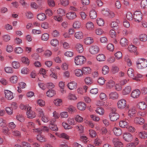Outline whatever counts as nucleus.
Here are the masks:
<instances>
[{
  "instance_id": "obj_51",
  "label": "nucleus",
  "mask_w": 147,
  "mask_h": 147,
  "mask_svg": "<svg viewBox=\"0 0 147 147\" xmlns=\"http://www.w3.org/2000/svg\"><path fill=\"white\" fill-rule=\"evenodd\" d=\"M67 98L70 100H76L77 99V98L74 94L69 93L68 95Z\"/></svg>"
},
{
  "instance_id": "obj_46",
  "label": "nucleus",
  "mask_w": 147,
  "mask_h": 147,
  "mask_svg": "<svg viewBox=\"0 0 147 147\" xmlns=\"http://www.w3.org/2000/svg\"><path fill=\"white\" fill-rule=\"evenodd\" d=\"M119 70L118 67L114 65H113L112 67L111 72L113 74H115L117 73Z\"/></svg>"
},
{
  "instance_id": "obj_18",
  "label": "nucleus",
  "mask_w": 147,
  "mask_h": 147,
  "mask_svg": "<svg viewBox=\"0 0 147 147\" xmlns=\"http://www.w3.org/2000/svg\"><path fill=\"white\" fill-rule=\"evenodd\" d=\"M137 111L134 108H130L128 112V115L130 118L133 117L134 115L135 114Z\"/></svg>"
},
{
  "instance_id": "obj_17",
  "label": "nucleus",
  "mask_w": 147,
  "mask_h": 147,
  "mask_svg": "<svg viewBox=\"0 0 147 147\" xmlns=\"http://www.w3.org/2000/svg\"><path fill=\"white\" fill-rule=\"evenodd\" d=\"M83 74L84 75H88L91 73V68L88 67H84L82 68Z\"/></svg>"
},
{
  "instance_id": "obj_52",
  "label": "nucleus",
  "mask_w": 147,
  "mask_h": 147,
  "mask_svg": "<svg viewBox=\"0 0 147 147\" xmlns=\"http://www.w3.org/2000/svg\"><path fill=\"white\" fill-rule=\"evenodd\" d=\"M51 45L53 47H56L59 44V41L57 39H52L50 42Z\"/></svg>"
},
{
  "instance_id": "obj_27",
  "label": "nucleus",
  "mask_w": 147,
  "mask_h": 147,
  "mask_svg": "<svg viewBox=\"0 0 147 147\" xmlns=\"http://www.w3.org/2000/svg\"><path fill=\"white\" fill-rule=\"evenodd\" d=\"M120 42L121 45L123 47H125L127 45V40L125 38H121Z\"/></svg>"
},
{
  "instance_id": "obj_35",
  "label": "nucleus",
  "mask_w": 147,
  "mask_h": 147,
  "mask_svg": "<svg viewBox=\"0 0 147 147\" xmlns=\"http://www.w3.org/2000/svg\"><path fill=\"white\" fill-rule=\"evenodd\" d=\"M55 94V91L52 89H49L46 93L47 96L50 97L53 96Z\"/></svg>"
},
{
  "instance_id": "obj_2",
  "label": "nucleus",
  "mask_w": 147,
  "mask_h": 147,
  "mask_svg": "<svg viewBox=\"0 0 147 147\" xmlns=\"http://www.w3.org/2000/svg\"><path fill=\"white\" fill-rule=\"evenodd\" d=\"M142 15L140 11H136L134 12V19L135 22H140L142 20Z\"/></svg>"
},
{
  "instance_id": "obj_42",
  "label": "nucleus",
  "mask_w": 147,
  "mask_h": 147,
  "mask_svg": "<svg viewBox=\"0 0 147 147\" xmlns=\"http://www.w3.org/2000/svg\"><path fill=\"white\" fill-rule=\"evenodd\" d=\"M115 84L114 81L112 80H110L107 84V87L108 88H111L115 86Z\"/></svg>"
},
{
  "instance_id": "obj_61",
  "label": "nucleus",
  "mask_w": 147,
  "mask_h": 147,
  "mask_svg": "<svg viewBox=\"0 0 147 147\" xmlns=\"http://www.w3.org/2000/svg\"><path fill=\"white\" fill-rule=\"evenodd\" d=\"M30 107L28 105H24L23 104H22L20 105V108L22 109H24L26 110H29Z\"/></svg>"
},
{
  "instance_id": "obj_60",
  "label": "nucleus",
  "mask_w": 147,
  "mask_h": 147,
  "mask_svg": "<svg viewBox=\"0 0 147 147\" xmlns=\"http://www.w3.org/2000/svg\"><path fill=\"white\" fill-rule=\"evenodd\" d=\"M5 111L9 115H11L13 114V109L10 107H6L5 108Z\"/></svg>"
},
{
  "instance_id": "obj_4",
  "label": "nucleus",
  "mask_w": 147,
  "mask_h": 147,
  "mask_svg": "<svg viewBox=\"0 0 147 147\" xmlns=\"http://www.w3.org/2000/svg\"><path fill=\"white\" fill-rule=\"evenodd\" d=\"M109 117L111 121H115L119 119V116L118 113L113 111L109 114Z\"/></svg>"
},
{
  "instance_id": "obj_12",
  "label": "nucleus",
  "mask_w": 147,
  "mask_h": 147,
  "mask_svg": "<svg viewBox=\"0 0 147 147\" xmlns=\"http://www.w3.org/2000/svg\"><path fill=\"white\" fill-rule=\"evenodd\" d=\"M66 17L67 19L70 20L75 19L77 17L76 14L73 12H69L66 13Z\"/></svg>"
},
{
  "instance_id": "obj_38",
  "label": "nucleus",
  "mask_w": 147,
  "mask_h": 147,
  "mask_svg": "<svg viewBox=\"0 0 147 147\" xmlns=\"http://www.w3.org/2000/svg\"><path fill=\"white\" fill-rule=\"evenodd\" d=\"M96 12L94 10H91L90 13V18L91 19H94L97 17Z\"/></svg>"
},
{
  "instance_id": "obj_50",
  "label": "nucleus",
  "mask_w": 147,
  "mask_h": 147,
  "mask_svg": "<svg viewBox=\"0 0 147 147\" xmlns=\"http://www.w3.org/2000/svg\"><path fill=\"white\" fill-rule=\"evenodd\" d=\"M97 24L100 26H103L104 24V21L101 18H98L96 20Z\"/></svg>"
},
{
  "instance_id": "obj_57",
  "label": "nucleus",
  "mask_w": 147,
  "mask_h": 147,
  "mask_svg": "<svg viewBox=\"0 0 147 147\" xmlns=\"http://www.w3.org/2000/svg\"><path fill=\"white\" fill-rule=\"evenodd\" d=\"M74 119L76 121L78 122H81L83 121V118L79 115H77L75 117Z\"/></svg>"
},
{
  "instance_id": "obj_55",
  "label": "nucleus",
  "mask_w": 147,
  "mask_h": 147,
  "mask_svg": "<svg viewBox=\"0 0 147 147\" xmlns=\"http://www.w3.org/2000/svg\"><path fill=\"white\" fill-rule=\"evenodd\" d=\"M36 138L37 140L41 142H44L46 141V139L45 137L40 135H38Z\"/></svg>"
},
{
  "instance_id": "obj_64",
  "label": "nucleus",
  "mask_w": 147,
  "mask_h": 147,
  "mask_svg": "<svg viewBox=\"0 0 147 147\" xmlns=\"http://www.w3.org/2000/svg\"><path fill=\"white\" fill-rule=\"evenodd\" d=\"M141 7L144 8L147 6V0H142L141 3Z\"/></svg>"
},
{
  "instance_id": "obj_23",
  "label": "nucleus",
  "mask_w": 147,
  "mask_h": 147,
  "mask_svg": "<svg viewBox=\"0 0 147 147\" xmlns=\"http://www.w3.org/2000/svg\"><path fill=\"white\" fill-rule=\"evenodd\" d=\"M109 97L110 99L115 100L118 99L119 96L117 92H114L110 93L109 94Z\"/></svg>"
},
{
  "instance_id": "obj_44",
  "label": "nucleus",
  "mask_w": 147,
  "mask_h": 147,
  "mask_svg": "<svg viewBox=\"0 0 147 147\" xmlns=\"http://www.w3.org/2000/svg\"><path fill=\"white\" fill-rule=\"evenodd\" d=\"M127 124V122L124 120H122L119 122V126L122 128H127L128 126Z\"/></svg>"
},
{
  "instance_id": "obj_56",
  "label": "nucleus",
  "mask_w": 147,
  "mask_h": 147,
  "mask_svg": "<svg viewBox=\"0 0 147 147\" xmlns=\"http://www.w3.org/2000/svg\"><path fill=\"white\" fill-rule=\"evenodd\" d=\"M2 37L3 40L5 42H7L10 39V36L8 34L3 35Z\"/></svg>"
},
{
  "instance_id": "obj_14",
  "label": "nucleus",
  "mask_w": 147,
  "mask_h": 147,
  "mask_svg": "<svg viewBox=\"0 0 147 147\" xmlns=\"http://www.w3.org/2000/svg\"><path fill=\"white\" fill-rule=\"evenodd\" d=\"M138 137L142 139H146L147 138V132L145 131H142L138 132Z\"/></svg>"
},
{
  "instance_id": "obj_30",
  "label": "nucleus",
  "mask_w": 147,
  "mask_h": 147,
  "mask_svg": "<svg viewBox=\"0 0 147 147\" xmlns=\"http://www.w3.org/2000/svg\"><path fill=\"white\" fill-rule=\"evenodd\" d=\"M56 134L61 138H64L67 140H69V136L65 133H62L59 134L56 133Z\"/></svg>"
},
{
  "instance_id": "obj_39",
  "label": "nucleus",
  "mask_w": 147,
  "mask_h": 147,
  "mask_svg": "<svg viewBox=\"0 0 147 147\" xmlns=\"http://www.w3.org/2000/svg\"><path fill=\"white\" fill-rule=\"evenodd\" d=\"M96 111L97 113L99 114L100 115H103L105 112L104 109L101 107H98L96 109Z\"/></svg>"
},
{
  "instance_id": "obj_19",
  "label": "nucleus",
  "mask_w": 147,
  "mask_h": 147,
  "mask_svg": "<svg viewBox=\"0 0 147 147\" xmlns=\"http://www.w3.org/2000/svg\"><path fill=\"white\" fill-rule=\"evenodd\" d=\"M134 122L136 124L142 125L144 123V120L142 117H136L134 119Z\"/></svg>"
},
{
  "instance_id": "obj_29",
  "label": "nucleus",
  "mask_w": 147,
  "mask_h": 147,
  "mask_svg": "<svg viewBox=\"0 0 147 147\" xmlns=\"http://www.w3.org/2000/svg\"><path fill=\"white\" fill-rule=\"evenodd\" d=\"M75 75L78 77H82L83 75L82 69H76L74 71Z\"/></svg>"
},
{
  "instance_id": "obj_13",
  "label": "nucleus",
  "mask_w": 147,
  "mask_h": 147,
  "mask_svg": "<svg viewBox=\"0 0 147 147\" xmlns=\"http://www.w3.org/2000/svg\"><path fill=\"white\" fill-rule=\"evenodd\" d=\"M55 121V119H53L51 121L50 124L49 126L51 130L55 131H57L58 130V128L56 125L53 124V123Z\"/></svg>"
},
{
  "instance_id": "obj_28",
  "label": "nucleus",
  "mask_w": 147,
  "mask_h": 147,
  "mask_svg": "<svg viewBox=\"0 0 147 147\" xmlns=\"http://www.w3.org/2000/svg\"><path fill=\"white\" fill-rule=\"evenodd\" d=\"M84 81L85 84L88 85H91L93 82L92 78L89 77L85 78L84 79Z\"/></svg>"
},
{
  "instance_id": "obj_10",
  "label": "nucleus",
  "mask_w": 147,
  "mask_h": 147,
  "mask_svg": "<svg viewBox=\"0 0 147 147\" xmlns=\"http://www.w3.org/2000/svg\"><path fill=\"white\" fill-rule=\"evenodd\" d=\"M113 142L115 147H122L123 146V144L119 140L118 138H113Z\"/></svg>"
},
{
  "instance_id": "obj_24",
  "label": "nucleus",
  "mask_w": 147,
  "mask_h": 147,
  "mask_svg": "<svg viewBox=\"0 0 147 147\" xmlns=\"http://www.w3.org/2000/svg\"><path fill=\"white\" fill-rule=\"evenodd\" d=\"M113 131L114 134L116 136H119L122 133L121 130L119 127H114Z\"/></svg>"
},
{
  "instance_id": "obj_63",
  "label": "nucleus",
  "mask_w": 147,
  "mask_h": 147,
  "mask_svg": "<svg viewBox=\"0 0 147 147\" xmlns=\"http://www.w3.org/2000/svg\"><path fill=\"white\" fill-rule=\"evenodd\" d=\"M126 17L128 20L131 21L133 20V15L130 12H128L126 15Z\"/></svg>"
},
{
  "instance_id": "obj_54",
  "label": "nucleus",
  "mask_w": 147,
  "mask_h": 147,
  "mask_svg": "<svg viewBox=\"0 0 147 147\" xmlns=\"http://www.w3.org/2000/svg\"><path fill=\"white\" fill-rule=\"evenodd\" d=\"M57 13L59 14L60 16H62L65 15V11L63 9L59 8L57 10Z\"/></svg>"
},
{
  "instance_id": "obj_62",
  "label": "nucleus",
  "mask_w": 147,
  "mask_h": 147,
  "mask_svg": "<svg viewBox=\"0 0 147 147\" xmlns=\"http://www.w3.org/2000/svg\"><path fill=\"white\" fill-rule=\"evenodd\" d=\"M49 37V36L47 33H44L41 36V39L43 40H47Z\"/></svg>"
},
{
  "instance_id": "obj_11",
  "label": "nucleus",
  "mask_w": 147,
  "mask_h": 147,
  "mask_svg": "<svg viewBox=\"0 0 147 147\" xmlns=\"http://www.w3.org/2000/svg\"><path fill=\"white\" fill-rule=\"evenodd\" d=\"M67 86L70 90H72L76 88L77 83L74 81H72L68 83L67 84Z\"/></svg>"
},
{
  "instance_id": "obj_34",
  "label": "nucleus",
  "mask_w": 147,
  "mask_h": 147,
  "mask_svg": "<svg viewBox=\"0 0 147 147\" xmlns=\"http://www.w3.org/2000/svg\"><path fill=\"white\" fill-rule=\"evenodd\" d=\"M139 37L141 41L145 42L147 41V35L145 34H141Z\"/></svg>"
},
{
  "instance_id": "obj_48",
  "label": "nucleus",
  "mask_w": 147,
  "mask_h": 147,
  "mask_svg": "<svg viewBox=\"0 0 147 147\" xmlns=\"http://www.w3.org/2000/svg\"><path fill=\"white\" fill-rule=\"evenodd\" d=\"M10 80L11 83L15 84L17 83L18 81V78L16 76H13L10 77Z\"/></svg>"
},
{
  "instance_id": "obj_36",
  "label": "nucleus",
  "mask_w": 147,
  "mask_h": 147,
  "mask_svg": "<svg viewBox=\"0 0 147 147\" xmlns=\"http://www.w3.org/2000/svg\"><path fill=\"white\" fill-rule=\"evenodd\" d=\"M37 18L40 20L43 21L46 18V16L45 14L41 13L37 15Z\"/></svg>"
},
{
  "instance_id": "obj_1",
  "label": "nucleus",
  "mask_w": 147,
  "mask_h": 147,
  "mask_svg": "<svg viewBox=\"0 0 147 147\" xmlns=\"http://www.w3.org/2000/svg\"><path fill=\"white\" fill-rule=\"evenodd\" d=\"M86 59L83 56H78L75 58L74 62L76 65H81L86 62Z\"/></svg>"
},
{
  "instance_id": "obj_8",
  "label": "nucleus",
  "mask_w": 147,
  "mask_h": 147,
  "mask_svg": "<svg viewBox=\"0 0 147 147\" xmlns=\"http://www.w3.org/2000/svg\"><path fill=\"white\" fill-rule=\"evenodd\" d=\"M128 50L129 52L134 53L135 55H137L138 54L137 51V47L134 45H129L128 47Z\"/></svg>"
},
{
  "instance_id": "obj_9",
  "label": "nucleus",
  "mask_w": 147,
  "mask_h": 147,
  "mask_svg": "<svg viewBox=\"0 0 147 147\" xmlns=\"http://www.w3.org/2000/svg\"><path fill=\"white\" fill-rule=\"evenodd\" d=\"M140 94V91L138 89H136L132 91L131 96L134 98H137L139 97Z\"/></svg>"
},
{
  "instance_id": "obj_25",
  "label": "nucleus",
  "mask_w": 147,
  "mask_h": 147,
  "mask_svg": "<svg viewBox=\"0 0 147 147\" xmlns=\"http://www.w3.org/2000/svg\"><path fill=\"white\" fill-rule=\"evenodd\" d=\"M75 48L77 51L79 53H82L83 51V45L80 43L77 44L75 46Z\"/></svg>"
},
{
  "instance_id": "obj_43",
  "label": "nucleus",
  "mask_w": 147,
  "mask_h": 147,
  "mask_svg": "<svg viewBox=\"0 0 147 147\" xmlns=\"http://www.w3.org/2000/svg\"><path fill=\"white\" fill-rule=\"evenodd\" d=\"M81 23L79 21H76L73 23V27L76 29H78L80 28L81 27Z\"/></svg>"
},
{
  "instance_id": "obj_6",
  "label": "nucleus",
  "mask_w": 147,
  "mask_h": 147,
  "mask_svg": "<svg viewBox=\"0 0 147 147\" xmlns=\"http://www.w3.org/2000/svg\"><path fill=\"white\" fill-rule=\"evenodd\" d=\"M5 97L8 100H11L13 98V92L8 90H4Z\"/></svg>"
},
{
  "instance_id": "obj_22",
  "label": "nucleus",
  "mask_w": 147,
  "mask_h": 147,
  "mask_svg": "<svg viewBox=\"0 0 147 147\" xmlns=\"http://www.w3.org/2000/svg\"><path fill=\"white\" fill-rule=\"evenodd\" d=\"M147 106L144 102H139L137 105L138 108L141 110H144L146 108Z\"/></svg>"
},
{
  "instance_id": "obj_58",
  "label": "nucleus",
  "mask_w": 147,
  "mask_h": 147,
  "mask_svg": "<svg viewBox=\"0 0 147 147\" xmlns=\"http://www.w3.org/2000/svg\"><path fill=\"white\" fill-rule=\"evenodd\" d=\"M115 55L116 59L118 60L121 59L122 56V53L119 51L117 52L115 54Z\"/></svg>"
},
{
  "instance_id": "obj_59",
  "label": "nucleus",
  "mask_w": 147,
  "mask_h": 147,
  "mask_svg": "<svg viewBox=\"0 0 147 147\" xmlns=\"http://www.w3.org/2000/svg\"><path fill=\"white\" fill-rule=\"evenodd\" d=\"M62 102V100L59 98L56 99L54 101V104L56 106H60Z\"/></svg>"
},
{
  "instance_id": "obj_45",
  "label": "nucleus",
  "mask_w": 147,
  "mask_h": 147,
  "mask_svg": "<svg viewBox=\"0 0 147 147\" xmlns=\"http://www.w3.org/2000/svg\"><path fill=\"white\" fill-rule=\"evenodd\" d=\"M12 67L14 69H18L20 67V64L19 62L13 61L12 63Z\"/></svg>"
},
{
  "instance_id": "obj_15",
  "label": "nucleus",
  "mask_w": 147,
  "mask_h": 147,
  "mask_svg": "<svg viewBox=\"0 0 147 147\" xmlns=\"http://www.w3.org/2000/svg\"><path fill=\"white\" fill-rule=\"evenodd\" d=\"M127 74L128 76L133 79H137L136 78H134V71L131 68H129L127 71Z\"/></svg>"
},
{
  "instance_id": "obj_37",
  "label": "nucleus",
  "mask_w": 147,
  "mask_h": 147,
  "mask_svg": "<svg viewBox=\"0 0 147 147\" xmlns=\"http://www.w3.org/2000/svg\"><path fill=\"white\" fill-rule=\"evenodd\" d=\"M97 60L99 61H102L105 60V57L103 54H99L96 57Z\"/></svg>"
},
{
  "instance_id": "obj_41",
  "label": "nucleus",
  "mask_w": 147,
  "mask_h": 147,
  "mask_svg": "<svg viewBox=\"0 0 147 147\" xmlns=\"http://www.w3.org/2000/svg\"><path fill=\"white\" fill-rule=\"evenodd\" d=\"M147 67V60H144V61L140 65H139L138 68L139 69H142Z\"/></svg>"
},
{
  "instance_id": "obj_7",
  "label": "nucleus",
  "mask_w": 147,
  "mask_h": 147,
  "mask_svg": "<svg viewBox=\"0 0 147 147\" xmlns=\"http://www.w3.org/2000/svg\"><path fill=\"white\" fill-rule=\"evenodd\" d=\"M123 138L125 141L127 142H131L133 138L132 135L128 133H125L124 134Z\"/></svg>"
},
{
  "instance_id": "obj_47",
  "label": "nucleus",
  "mask_w": 147,
  "mask_h": 147,
  "mask_svg": "<svg viewBox=\"0 0 147 147\" xmlns=\"http://www.w3.org/2000/svg\"><path fill=\"white\" fill-rule=\"evenodd\" d=\"M109 71V69L108 66L105 65L103 67L102 70V72L103 74L105 75L108 74Z\"/></svg>"
},
{
  "instance_id": "obj_33",
  "label": "nucleus",
  "mask_w": 147,
  "mask_h": 147,
  "mask_svg": "<svg viewBox=\"0 0 147 147\" xmlns=\"http://www.w3.org/2000/svg\"><path fill=\"white\" fill-rule=\"evenodd\" d=\"M120 22L118 20H116V21H113L111 23V27L116 29H117L119 28L118 24Z\"/></svg>"
},
{
  "instance_id": "obj_53",
  "label": "nucleus",
  "mask_w": 147,
  "mask_h": 147,
  "mask_svg": "<svg viewBox=\"0 0 147 147\" xmlns=\"http://www.w3.org/2000/svg\"><path fill=\"white\" fill-rule=\"evenodd\" d=\"M37 103L40 106L43 107L45 105V101L41 99H39L37 100Z\"/></svg>"
},
{
  "instance_id": "obj_31",
  "label": "nucleus",
  "mask_w": 147,
  "mask_h": 147,
  "mask_svg": "<svg viewBox=\"0 0 147 147\" xmlns=\"http://www.w3.org/2000/svg\"><path fill=\"white\" fill-rule=\"evenodd\" d=\"M74 36L76 38L80 39L83 37V34L81 31H79L75 33Z\"/></svg>"
},
{
  "instance_id": "obj_20",
  "label": "nucleus",
  "mask_w": 147,
  "mask_h": 147,
  "mask_svg": "<svg viewBox=\"0 0 147 147\" xmlns=\"http://www.w3.org/2000/svg\"><path fill=\"white\" fill-rule=\"evenodd\" d=\"M131 87L130 86H127L123 89L122 93L123 95H125L129 94L131 91Z\"/></svg>"
},
{
  "instance_id": "obj_40",
  "label": "nucleus",
  "mask_w": 147,
  "mask_h": 147,
  "mask_svg": "<svg viewBox=\"0 0 147 147\" xmlns=\"http://www.w3.org/2000/svg\"><path fill=\"white\" fill-rule=\"evenodd\" d=\"M2 133L6 135H9L10 134L9 129L8 127L5 126L3 127L2 129Z\"/></svg>"
},
{
  "instance_id": "obj_32",
  "label": "nucleus",
  "mask_w": 147,
  "mask_h": 147,
  "mask_svg": "<svg viewBox=\"0 0 147 147\" xmlns=\"http://www.w3.org/2000/svg\"><path fill=\"white\" fill-rule=\"evenodd\" d=\"M84 43L86 45H89L92 43L93 42V39L91 37H87L84 40Z\"/></svg>"
},
{
  "instance_id": "obj_49",
  "label": "nucleus",
  "mask_w": 147,
  "mask_h": 147,
  "mask_svg": "<svg viewBox=\"0 0 147 147\" xmlns=\"http://www.w3.org/2000/svg\"><path fill=\"white\" fill-rule=\"evenodd\" d=\"M16 119L21 122H24L25 120L24 117L20 114H18L16 116Z\"/></svg>"
},
{
  "instance_id": "obj_3",
  "label": "nucleus",
  "mask_w": 147,
  "mask_h": 147,
  "mask_svg": "<svg viewBox=\"0 0 147 147\" xmlns=\"http://www.w3.org/2000/svg\"><path fill=\"white\" fill-rule=\"evenodd\" d=\"M118 108L121 109H124L126 106V102L123 99L118 100L117 103Z\"/></svg>"
},
{
  "instance_id": "obj_26",
  "label": "nucleus",
  "mask_w": 147,
  "mask_h": 147,
  "mask_svg": "<svg viewBox=\"0 0 147 147\" xmlns=\"http://www.w3.org/2000/svg\"><path fill=\"white\" fill-rule=\"evenodd\" d=\"M86 26L88 30H92L94 29V28L93 23L90 21L86 23Z\"/></svg>"
},
{
  "instance_id": "obj_5",
  "label": "nucleus",
  "mask_w": 147,
  "mask_h": 147,
  "mask_svg": "<svg viewBox=\"0 0 147 147\" xmlns=\"http://www.w3.org/2000/svg\"><path fill=\"white\" fill-rule=\"evenodd\" d=\"M89 51L91 54H95L99 52V48L97 46L93 45L90 47Z\"/></svg>"
},
{
  "instance_id": "obj_16",
  "label": "nucleus",
  "mask_w": 147,
  "mask_h": 147,
  "mask_svg": "<svg viewBox=\"0 0 147 147\" xmlns=\"http://www.w3.org/2000/svg\"><path fill=\"white\" fill-rule=\"evenodd\" d=\"M26 114L27 117L30 119L33 118L36 116L35 112L31 110V107H30V109L29 110H27L26 112Z\"/></svg>"
},
{
  "instance_id": "obj_21",
  "label": "nucleus",
  "mask_w": 147,
  "mask_h": 147,
  "mask_svg": "<svg viewBox=\"0 0 147 147\" xmlns=\"http://www.w3.org/2000/svg\"><path fill=\"white\" fill-rule=\"evenodd\" d=\"M86 107V105L84 102H80L77 104V107L80 110L82 111L84 110Z\"/></svg>"
}]
</instances>
